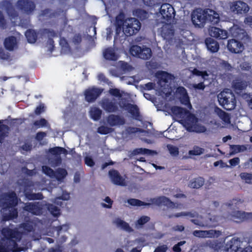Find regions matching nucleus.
Wrapping results in <instances>:
<instances>
[{
	"mask_svg": "<svg viewBox=\"0 0 252 252\" xmlns=\"http://www.w3.org/2000/svg\"><path fill=\"white\" fill-rule=\"evenodd\" d=\"M230 32L232 37L236 39H231L228 40L227 48L232 53H240L244 49V46L242 41H246L249 39L246 31L239 26H233L230 29Z\"/></svg>",
	"mask_w": 252,
	"mask_h": 252,
	"instance_id": "nucleus-1",
	"label": "nucleus"
},
{
	"mask_svg": "<svg viewBox=\"0 0 252 252\" xmlns=\"http://www.w3.org/2000/svg\"><path fill=\"white\" fill-rule=\"evenodd\" d=\"M1 233L3 236L2 240L4 241L5 240L6 243L5 246L0 245V252L13 251L17 248V242L21 239V235L18 230L4 227L1 229Z\"/></svg>",
	"mask_w": 252,
	"mask_h": 252,
	"instance_id": "nucleus-2",
	"label": "nucleus"
},
{
	"mask_svg": "<svg viewBox=\"0 0 252 252\" xmlns=\"http://www.w3.org/2000/svg\"><path fill=\"white\" fill-rule=\"evenodd\" d=\"M219 104L225 110L231 111L236 106V99L234 94L228 90L223 91L218 95Z\"/></svg>",
	"mask_w": 252,
	"mask_h": 252,
	"instance_id": "nucleus-3",
	"label": "nucleus"
},
{
	"mask_svg": "<svg viewBox=\"0 0 252 252\" xmlns=\"http://www.w3.org/2000/svg\"><path fill=\"white\" fill-rule=\"evenodd\" d=\"M172 113L177 117L181 119V123H185L192 127V126L196 122V118L187 109L179 107L173 106L171 108Z\"/></svg>",
	"mask_w": 252,
	"mask_h": 252,
	"instance_id": "nucleus-4",
	"label": "nucleus"
},
{
	"mask_svg": "<svg viewBox=\"0 0 252 252\" xmlns=\"http://www.w3.org/2000/svg\"><path fill=\"white\" fill-rule=\"evenodd\" d=\"M18 203V198L14 191H9L0 195V207L3 211L16 207Z\"/></svg>",
	"mask_w": 252,
	"mask_h": 252,
	"instance_id": "nucleus-5",
	"label": "nucleus"
},
{
	"mask_svg": "<svg viewBox=\"0 0 252 252\" xmlns=\"http://www.w3.org/2000/svg\"><path fill=\"white\" fill-rule=\"evenodd\" d=\"M141 27V23L135 18H128L124 23V30L127 36L135 34L139 31Z\"/></svg>",
	"mask_w": 252,
	"mask_h": 252,
	"instance_id": "nucleus-6",
	"label": "nucleus"
},
{
	"mask_svg": "<svg viewBox=\"0 0 252 252\" xmlns=\"http://www.w3.org/2000/svg\"><path fill=\"white\" fill-rule=\"evenodd\" d=\"M247 78V74L242 73L232 80L231 87L235 93L240 94L246 89L250 84V81L246 80Z\"/></svg>",
	"mask_w": 252,
	"mask_h": 252,
	"instance_id": "nucleus-7",
	"label": "nucleus"
},
{
	"mask_svg": "<svg viewBox=\"0 0 252 252\" xmlns=\"http://www.w3.org/2000/svg\"><path fill=\"white\" fill-rule=\"evenodd\" d=\"M129 52L132 56L145 60L149 59L152 55L151 48L145 46L140 47L137 45L131 46Z\"/></svg>",
	"mask_w": 252,
	"mask_h": 252,
	"instance_id": "nucleus-8",
	"label": "nucleus"
},
{
	"mask_svg": "<svg viewBox=\"0 0 252 252\" xmlns=\"http://www.w3.org/2000/svg\"><path fill=\"white\" fill-rule=\"evenodd\" d=\"M206 9L196 8L191 13V21L195 27L202 28L206 23Z\"/></svg>",
	"mask_w": 252,
	"mask_h": 252,
	"instance_id": "nucleus-9",
	"label": "nucleus"
},
{
	"mask_svg": "<svg viewBox=\"0 0 252 252\" xmlns=\"http://www.w3.org/2000/svg\"><path fill=\"white\" fill-rule=\"evenodd\" d=\"M44 204L41 202L24 203L23 210L33 215L39 216L43 213Z\"/></svg>",
	"mask_w": 252,
	"mask_h": 252,
	"instance_id": "nucleus-10",
	"label": "nucleus"
},
{
	"mask_svg": "<svg viewBox=\"0 0 252 252\" xmlns=\"http://www.w3.org/2000/svg\"><path fill=\"white\" fill-rule=\"evenodd\" d=\"M160 13L165 22H170L175 16V11L171 4L165 3L160 5Z\"/></svg>",
	"mask_w": 252,
	"mask_h": 252,
	"instance_id": "nucleus-11",
	"label": "nucleus"
},
{
	"mask_svg": "<svg viewBox=\"0 0 252 252\" xmlns=\"http://www.w3.org/2000/svg\"><path fill=\"white\" fill-rule=\"evenodd\" d=\"M17 7L27 14H31L35 9L34 2L30 0H18L16 2Z\"/></svg>",
	"mask_w": 252,
	"mask_h": 252,
	"instance_id": "nucleus-12",
	"label": "nucleus"
},
{
	"mask_svg": "<svg viewBox=\"0 0 252 252\" xmlns=\"http://www.w3.org/2000/svg\"><path fill=\"white\" fill-rule=\"evenodd\" d=\"M103 92V89L93 87L87 89L84 92L86 100L88 102H94Z\"/></svg>",
	"mask_w": 252,
	"mask_h": 252,
	"instance_id": "nucleus-13",
	"label": "nucleus"
},
{
	"mask_svg": "<svg viewBox=\"0 0 252 252\" xmlns=\"http://www.w3.org/2000/svg\"><path fill=\"white\" fill-rule=\"evenodd\" d=\"M60 149L61 147H55L49 149V153L55 156V158H51L50 160V164L53 167L59 166L62 163V159L61 157Z\"/></svg>",
	"mask_w": 252,
	"mask_h": 252,
	"instance_id": "nucleus-14",
	"label": "nucleus"
},
{
	"mask_svg": "<svg viewBox=\"0 0 252 252\" xmlns=\"http://www.w3.org/2000/svg\"><path fill=\"white\" fill-rule=\"evenodd\" d=\"M102 109L108 113L116 112L119 110L117 104L108 98H104L100 102Z\"/></svg>",
	"mask_w": 252,
	"mask_h": 252,
	"instance_id": "nucleus-15",
	"label": "nucleus"
},
{
	"mask_svg": "<svg viewBox=\"0 0 252 252\" xmlns=\"http://www.w3.org/2000/svg\"><path fill=\"white\" fill-rule=\"evenodd\" d=\"M231 9L236 14H244L249 11V7L246 3L243 1H236L232 4Z\"/></svg>",
	"mask_w": 252,
	"mask_h": 252,
	"instance_id": "nucleus-16",
	"label": "nucleus"
},
{
	"mask_svg": "<svg viewBox=\"0 0 252 252\" xmlns=\"http://www.w3.org/2000/svg\"><path fill=\"white\" fill-rule=\"evenodd\" d=\"M209 34L211 36L219 40L225 39L228 35L227 31L215 27H212L210 29Z\"/></svg>",
	"mask_w": 252,
	"mask_h": 252,
	"instance_id": "nucleus-17",
	"label": "nucleus"
},
{
	"mask_svg": "<svg viewBox=\"0 0 252 252\" xmlns=\"http://www.w3.org/2000/svg\"><path fill=\"white\" fill-rule=\"evenodd\" d=\"M177 94L180 95L179 99L181 103L188 107H191L189 97L187 90L184 87H179L176 90Z\"/></svg>",
	"mask_w": 252,
	"mask_h": 252,
	"instance_id": "nucleus-18",
	"label": "nucleus"
},
{
	"mask_svg": "<svg viewBox=\"0 0 252 252\" xmlns=\"http://www.w3.org/2000/svg\"><path fill=\"white\" fill-rule=\"evenodd\" d=\"M157 77L158 79V84L161 87L162 84L168 83L174 78L173 75L165 71H160L157 73Z\"/></svg>",
	"mask_w": 252,
	"mask_h": 252,
	"instance_id": "nucleus-19",
	"label": "nucleus"
},
{
	"mask_svg": "<svg viewBox=\"0 0 252 252\" xmlns=\"http://www.w3.org/2000/svg\"><path fill=\"white\" fill-rule=\"evenodd\" d=\"M152 202L154 204L158 206L163 205L171 208L177 207L175 206V204L173 201H172L169 198L164 196L154 198L152 200Z\"/></svg>",
	"mask_w": 252,
	"mask_h": 252,
	"instance_id": "nucleus-20",
	"label": "nucleus"
},
{
	"mask_svg": "<svg viewBox=\"0 0 252 252\" xmlns=\"http://www.w3.org/2000/svg\"><path fill=\"white\" fill-rule=\"evenodd\" d=\"M32 189L30 187L26 186L24 189V194L25 197L29 200H42L43 196L42 193H32Z\"/></svg>",
	"mask_w": 252,
	"mask_h": 252,
	"instance_id": "nucleus-21",
	"label": "nucleus"
},
{
	"mask_svg": "<svg viewBox=\"0 0 252 252\" xmlns=\"http://www.w3.org/2000/svg\"><path fill=\"white\" fill-rule=\"evenodd\" d=\"M174 28L170 24H165L161 28L160 34L164 39H170L174 34Z\"/></svg>",
	"mask_w": 252,
	"mask_h": 252,
	"instance_id": "nucleus-22",
	"label": "nucleus"
},
{
	"mask_svg": "<svg viewBox=\"0 0 252 252\" xmlns=\"http://www.w3.org/2000/svg\"><path fill=\"white\" fill-rule=\"evenodd\" d=\"M108 174L112 182L114 184L119 186L124 185V180L117 170L111 169L109 171Z\"/></svg>",
	"mask_w": 252,
	"mask_h": 252,
	"instance_id": "nucleus-23",
	"label": "nucleus"
},
{
	"mask_svg": "<svg viewBox=\"0 0 252 252\" xmlns=\"http://www.w3.org/2000/svg\"><path fill=\"white\" fill-rule=\"evenodd\" d=\"M240 248V240L233 238L226 244L224 252H237Z\"/></svg>",
	"mask_w": 252,
	"mask_h": 252,
	"instance_id": "nucleus-24",
	"label": "nucleus"
},
{
	"mask_svg": "<svg viewBox=\"0 0 252 252\" xmlns=\"http://www.w3.org/2000/svg\"><path fill=\"white\" fill-rule=\"evenodd\" d=\"M107 122L111 126H122L125 124V120L123 117L114 114H111L108 116Z\"/></svg>",
	"mask_w": 252,
	"mask_h": 252,
	"instance_id": "nucleus-25",
	"label": "nucleus"
},
{
	"mask_svg": "<svg viewBox=\"0 0 252 252\" xmlns=\"http://www.w3.org/2000/svg\"><path fill=\"white\" fill-rule=\"evenodd\" d=\"M206 10V23L208 22L212 25L218 24L220 21L219 14L214 10L207 8Z\"/></svg>",
	"mask_w": 252,
	"mask_h": 252,
	"instance_id": "nucleus-26",
	"label": "nucleus"
},
{
	"mask_svg": "<svg viewBox=\"0 0 252 252\" xmlns=\"http://www.w3.org/2000/svg\"><path fill=\"white\" fill-rule=\"evenodd\" d=\"M205 42L207 49L212 53H216L218 51L220 46L219 43L211 37L207 38Z\"/></svg>",
	"mask_w": 252,
	"mask_h": 252,
	"instance_id": "nucleus-27",
	"label": "nucleus"
},
{
	"mask_svg": "<svg viewBox=\"0 0 252 252\" xmlns=\"http://www.w3.org/2000/svg\"><path fill=\"white\" fill-rule=\"evenodd\" d=\"M4 46L8 51H13L17 46V39L14 36H8L4 39Z\"/></svg>",
	"mask_w": 252,
	"mask_h": 252,
	"instance_id": "nucleus-28",
	"label": "nucleus"
},
{
	"mask_svg": "<svg viewBox=\"0 0 252 252\" xmlns=\"http://www.w3.org/2000/svg\"><path fill=\"white\" fill-rule=\"evenodd\" d=\"M124 107L135 119H137L140 117L139 110L136 105L127 103H125Z\"/></svg>",
	"mask_w": 252,
	"mask_h": 252,
	"instance_id": "nucleus-29",
	"label": "nucleus"
},
{
	"mask_svg": "<svg viewBox=\"0 0 252 252\" xmlns=\"http://www.w3.org/2000/svg\"><path fill=\"white\" fill-rule=\"evenodd\" d=\"M216 233V230H194L192 234L193 235L199 238H206L209 237L212 238L214 237Z\"/></svg>",
	"mask_w": 252,
	"mask_h": 252,
	"instance_id": "nucleus-30",
	"label": "nucleus"
},
{
	"mask_svg": "<svg viewBox=\"0 0 252 252\" xmlns=\"http://www.w3.org/2000/svg\"><path fill=\"white\" fill-rule=\"evenodd\" d=\"M8 214H4L2 216L3 220L5 221L9 220L14 219H16L18 215L17 209L15 207L10 208Z\"/></svg>",
	"mask_w": 252,
	"mask_h": 252,
	"instance_id": "nucleus-31",
	"label": "nucleus"
},
{
	"mask_svg": "<svg viewBox=\"0 0 252 252\" xmlns=\"http://www.w3.org/2000/svg\"><path fill=\"white\" fill-rule=\"evenodd\" d=\"M103 54L104 58L107 60L116 61L117 60V56L114 50L111 47L105 49Z\"/></svg>",
	"mask_w": 252,
	"mask_h": 252,
	"instance_id": "nucleus-32",
	"label": "nucleus"
},
{
	"mask_svg": "<svg viewBox=\"0 0 252 252\" xmlns=\"http://www.w3.org/2000/svg\"><path fill=\"white\" fill-rule=\"evenodd\" d=\"M25 36L28 42L30 43H34L37 39V33L32 29L27 30Z\"/></svg>",
	"mask_w": 252,
	"mask_h": 252,
	"instance_id": "nucleus-33",
	"label": "nucleus"
},
{
	"mask_svg": "<svg viewBox=\"0 0 252 252\" xmlns=\"http://www.w3.org/2000/svg\"><path fill=\"white\" fill-rule=\"evenodd\" d=\"M204 184L203 178L199 177L190 180L189 184V187L193 189H199Z\"/></svg>",
	"mask_w": 252,
	"mask_h": 252,
	"instance_id": "nucleus-34",
	"label": "nucleus"
},
{
	"mask_svg": "<svg viewBox=\"0 0 252 252\" xmlns=\"http://www.w3.org/2000/svg\"><path fill=\"white\" fill-rule=\"evenodd\" d=\"M230 151L229 156L234 155L237 153L244 152L247 150V147L244 145H230Z\"/></svg>",
	"mask_w": 252,
	"mask_h": 252,
	"instance_id": "nucleus-35",
	"label": "nucleus"
},
{
	"mask_svg": "<svg viewBox=\"0 0 252 252\" xmlns=\"http://www.w3.org/2000/svg\"><path fill=\"white\" fill-rule=\"evenodd\" d=\"M55 176L57 181L59 182L62 181L67 176V172L66 170L63 168H59L55 171Z\"/></svg>",
	"mask_w": 252,
	"mask_h": 252,
	"instance_id": "nucleus-36",
	"label": "nucleus"
},
{
	"mask_svg": "<svg viewBox=\"0 0 252 252\" xmlns=\"http://www.w3.org/2000/svg\"><path fill=\"white\" fill-rule=\"evenodd\" d=\"M90 114L93 120L98 121L101 118L102 111L97 107H92L90 111Z\"/></svg>",
	"mask_w": 252,
	"mask_h": 252,
	"instance_id": "nucleus-37",
	"label": "nucleus"
},
{
	"mask_svg": "<svg viewBox=\"0 0 252 252\" xmlns=\"http://www.w3.org/2000/svg\"><path fill=\"white\" fill-rule=\"evenodd\" d=\"M47 210L54 217H58L61 214L60 209L55 205L48 203L46 204Z\"/></svg>",
	"mask_w": 252,
	"mask_h": 252,
	"instance_id": "nucleus-38",
	"label": "nucleus"
},
{
	"mask_svg": "<svg viewBox=\"0 0 252 252\" xmlns=\"http://www.w3.org/2000/svg\"><path fill=\"white\" fill-rule=\"evenodd\" d=\"M40 33L42 36H45L49 39H53L54 37L57 36V32L52 29H43L40 31Z\"/></svg>",
	"mask_w": 252,
	"mask_h": 252,
	"instance_id": "nucleus-39",
	"label": "nucleus"
},
{
	"mask_svg": "<svg viewBox=\"0 0 252 252\" xmlns=\"http://www.w3.org/2000/svg\"><path fill=\"white\" fill-rule=\"evenodd\" d=\"M133 14L141 21L144 20L148 18V12L144 9H136L133 11Z\"/></svg>",
	"mask_w": 252,
	"mask_h": 252,
	"instance_id": "nucleus-40",
	"label": "nucleus"
},
{
	"mask_svg": "<svg viewBox=\"0 0 252 252\" xmlns=\"http://www.w3.org/2000/svg\"><path fill=\"white\" fill-rule=\"evenodd\" d=\"M154 153H155V152L153 150L146 148H140L134 149L132 152V154L133 155H137L139 154L150 155H152Z\"/></svg>",
	"mask_w": 252,
	"mask_h": 252,
	"instance_id": "nucleus-41",
	"label": "nucleus"
},
{
	"mask_svg": "<svg viewBox=\"0 0 252 252\" xmlns=\"http://www.w3.org/2000/svg\"><path fill=\"white\" fill-rule=\"evenodd\" d=\"M115 223L118 227H120L125 230L127 231H132V228L130 227L129 224L119 218L116 220Z\"/></svg>",
	"mask_w": 252,
	"mask_h": 252,
	"instance_id": "nucleus-42",
	"label": "nucleus"
},
{
	"mask_svg": "<svg viewBox=\"0 0 252 252\" xmlns=\"http://www.w3.org/2000/svg\"><path fill=\"white\" fill-rule=\"evenodd\" d=\"M33 126L36 129L49 126L48 122L44 118H40L38 120H35L33 123Z\"/></svg>",
	"mask_w": 252,
	"mask_h": 252,
	"instance_id": "nucleus-43",
	"label": "nucleus"
},
{
	"mask_svg": "<svg viewBox=\"0 0 252 252\" xmlns=\"http://www.w3.org/2000/svg\"><path fill=\"white\" fill-rule=\"evenodd\" d=\"M8 127L7 126L2 124L0 122V143H2L5 138L7 136Z\"/></svg>",
	"mask_w": 252,
	"mask_h": 252,
	"instance_id": "nucleus-44",
	"label": "nucleus"
},
{
	"mask_svg": "<svg viewBox=\"0 0 252 252\" xmlns=\"http://www.w3.org/2000/svg\"><path fill=\"white\" fill-rule=\"evenodd\" d=\"M127 203L133 206H146L150 205V204L148 203H145L143 202L139 199H134V198H130L127 200Z\"/></svg>",
	"mask_w": 252,
	"mask_h": 252,
	"instance_id": "nucleus-45",
	"label": "nucleus"
},
{
	"mask_svg": "<svg viewBox=\"0 0 252 252\" xmlns=\"http://www.w3.org/2000/svg\"><path fill=\"white\" fill-rule=\"evenodd\" d=\"M58 14L57 12H52V10L50 8H46L41 11V15L42 16L48 17L49 18L56 17Z\"/></svg>",
	"mask_w": 252,
	"mask_h": 252,
	"instance_id": "nucleus-46",
	"label": "nucleus"
},
{
	"mask_svg": "<svg viewBox=\"0 0 252 252\" xmlns=\"http://www.w3.org/2000/svg\"><path fill=\"white\" fill-rule=\"evenodd\" d=\"M188 216L190 218H194L195 217V213H192L190 212H182L178 213H176L174 215H171L169 216V218H172L173 217L179 218L180 217H186Z\"/></svg>",
	"mask_w": 252,
	"mask_h": 252,
	"instance_id": "nucleus-47",
	"label": "nucleus"
},
{
	"mask_svg": "<svg viewBox=\"0 0 252 252\" xmlns=\"http://www.w3.org/2000/svg\"><path fill=\"white\" fill-rule=\"evenodd\" d=\"M241 179L247 184H252V173L242 172L240 174Z\"/></svg>",
	"mask_w": 252,
	"mask_h": 252,
	"instance_id": "nucleus-48",
	"label": "nucleus"
},
{
	"mask_svg": "<svg viewBox=\"0 0 252 252\" xmlns=\"http://www.w3.org/2000/svg\"><path fill=\"white\" fill-rule=\"evenodd\" d=\"M204 149L197 146H194L192 150H190L189 154L193 156H199L203 153Z\"/></svg>",
	"mask_w": 252,
	"mask_h": 252,
	"instance_id": "nucleus-49",
	"label": "nucleus"
},
{
	"mask_svg": "<svg viewBox=\"0 0 252 252\" xmlns=\"http://www.w3.org/2000/svg\"><path fill=\"white\" fill-rule=\"evenodd\" d=\"M112 130L113 129L112 128L105 126H101L98 127L97 132L100 134L105 135L111 133Z\"/></svg>",
	"mask_w": 252,
	"mask_h": 252,
	"instance_id": "nucleus-50",
	"label": "nucleus"
},
{
	"mask_svg": "<svg viewBox=\"0 0 252 252\" xmlns=\"http://www.w3.org/2000/svg\"><path fill=\"white\" fill-rule=\"evenodd\" d=\"M145 5L150 6L154 7L159 6L161 4V0H143Z\"/></svg>",
	"mask_w": 252,
	"mask_h": 252,
	"instance_id": "nucleus-51",
	"label": "nucleus"
},
{
	"mask_svg": "<svg viewBox=\"0 0 252 252\" xmlns=\"http://www.w3.org/2000/svg\"><path fill=\"white\" fill-rule=\"evenodd\" d=\"M42 171L45 175L51 178H54V176H55V171L49 166L46 165L43 166Z\"/></svg>",
	"mask_w": 252,
	"mask_h": 252,
	"instance_id": "nucleus-52",
	"label": "nucleus"
},
{
	"mask_svg": "<svg viewBox=\"0 0 252 252\" xmlns=\"http://www.w3.org/2000/svg\"><path fill=\"white\" fill-rule=\"evenodd\" d=\"M6 12L8 16L12 18H15L18 16V12L12 6H9L6 8Z\"/></svg>",
	"mask_w": 252,
	"mask_h": 252,
	"instance_id": "nucleus-53",
	"label": "nucleus"
},
{
	"mask_svg": "<svg viewBox=\"0 0 252 252\" xmlns=\"http://www.w3.org/2000/svg\"><path fill=\"white\" fill-rule=\"evenodd\" d=\"M191 73L194 75L197 76H201L204 79L208 76V73H207V71H200L196 68H194L192 70Z\"/></svg>",
	"mask_w": 252,
	"mask_h": 252,
	"instance_id": "nucleus-54",
	"label": "nucleus"
},
{
	"mask_svg": "<svg viewBox=\"0 0 252 252\" xmlns=\"http://www.w3.org/2000/svg\"><path fill=\"white\" fill-rule=\"evenodd\" d=\"M167 147L171 155L177 156L179 155V152L178 147L170 144L167 145Z\"/></svg>",
	"mask_w": 252,
	"mask_h": 252,
	"instance_id": "nucleus-55",
	"label": "nucleus"
},
{
	"mask_svg": "<svg viewBox=\"0 0 252 252\" xmlns=\"http://www.w3.org/2000/svg\"><path fill=\"white\" fill-rule=\"evenodd\" d=\"M252 214V213H248L245 212H241L238 211L235 213L234 216L238 218H240L241 220H243L245 219H246L248 218H249V216Z\"/></svg>",
	"mask_w": 252,
	"mask_h": 252,
	"instance_id": "nucleus-56",
	"label": "nucleus"
},
{
	"mask_svg": "<svg viewBox=\"0 0 252 252\" xmlns=\"http://www.w3.org/2000/svg\"><path fill=\"white\" fill-rule=\"evenodd\" d=\"M126 131L128 134H133L137 132L143 133L144 130L138 127H128L126 129Z\"/></svg>",
	"mask_w": 252,
	"mask_h": 252,
	"instance_id": "nucleus-57",
	"label": "nucleus"
},
{
	"mask_svg": "<svg viewBox=\"0 0 252 252\" xmlns=\"http://www.w3.org/2000/svg\"><path fill=\"white\" fill-rule=\"evenodd\" d=\"M109 93L111 95L115 97H121L122 96L120 90L117 88L110 89Z\"/></svg>",
	"mask_w": 252,
	"mask_h": 252,
	"instance_id": "nucleus-58",
	"label": "nucleus"
},
{
	"mask_svg": "<svg viewBox=\"0 0 252 252\" xmlns=\"http://www.w3.org/2000/svg\"><path fill=\"white\" fill-rule=\"evenodd\" d=\"M193 128L194 129L192 131L199 133L204 132L206 130L205 126L198 124L194 125Z\"/></svg>",
	"mask_w": 252,
	"mask_h": 252,
	"instance_id": "nucleus-59",
	"label": "nucleus"
},
{
	"mask_svg": "<svg viewBox=\"0 0 252 252\" xmlns=\"http://www.w3.org/2000/svg\"><path fill=\"white\" fill-rule=\"evenodd\" d=\"M45 111V107L44 104L41 103L37 106L34 110V113L36 115H39Z\"/></svg>",
	"mask_w": 252,
	"mask_h": 252,
	"instance_id": "nucleus-60",
	"label": "nucleus"
},
{
	"mask_svg": "<svg viewBox=\"0 0 252 252\" xmlns=\"http://www.w3.org/2000/svg\"><path fill=\"white\" fill-rule=\"evenodd\" d=\"M150 220V217L148 216H142L137 221V223L139 225H143L148 222Z\"/></svg>",
	"mask_w": 252,
	"mask_h": 252,
	"instance_id": "nucleus-61",
	"label": "nucleus"
},
{
	"mask_svg": "<svg viewBox=\"0 0 252 252\" xmlns=\"http://www.w3.org/2000/svg\"><path fill=\"white\" fill-rule=\"evenodd\" d=\"M82 40V35L80 33H77L74 35L72 38V42L75 45H78L80 44Z\"/></svg>",
	"mask_w": 252,
	"mask_h": 252,
	"instance_id": "nucleus-62",
	"label": "nucleus"
},
{
	"mask_svg": "<svg viewBox=\"0 0 252 252\" xmlns=\"http://www.w3.org/2000/svg\"><path fill=\"white\" fill-rule=\"evenodd\" d=\"M84 161L85 163L90 167H93L95 164L94 161L91 157H86L84 158Z\"/></svg>",
	"mask_w": 252,
	"mask_h": 252,
	"instance_id": "nucleus-63",
	"label": "nucleus"
},
{
	"mask_svg": "<svg viewBox=\"0 0 252 252\" xmlns=\"http://www.w3.org/2000/svg\"><path fill=\"white\" fill-rule=\"evenodd\" d=\"M185 241H180L177 244L175 245L173 247V251L175 252H181L182 250L180 247L185 244Z\"/></svg>",
	"mask_w": 252,
	"mask_h": 252,
	"instance_id": "nucleus-64",
	"label": "nucleus"
}]
</instances>
